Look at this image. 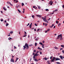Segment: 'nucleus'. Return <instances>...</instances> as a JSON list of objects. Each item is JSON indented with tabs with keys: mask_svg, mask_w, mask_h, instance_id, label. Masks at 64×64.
<instances>
[{
	"mask_svg": "<svg viewBox=\"0 0 64 64\" xmlns=\"http://www.w3.org/2000/svg\"><path fill=\"white\" fill-rule=\"evenodd\" d=\"M24 50H25L26 48L27 50H28V48H29V45L27 44L26 43L25 44V46H23Z\"/></svg>",
	"mask_w": 64,
	"mask_h": 64,
	"instance_id": "nucleus-1",
	"label": "nucleus"
},
{
	"mask_svg": "<svg viewBox=\"0 0 64 64\" xmlns=\"http://www.w3.org/2000/svg\"><path fill=\"white\" fill-rule=\"evenodd\" d=\"M62 34H60L56 38V39H59L60 38V40L62 41V40H63V38H62Z\"/></svg>",
	"mask_w": 64,
	"mask_h": 64,
	"instance_id": "nucleus-2",
	"label": "nucleus"
},
{
	"mask_svg": "<svg viewBox=\"0 0 64 64\" xmlns=\"http://www.w3.org/2000/svg\"><path fill=\"white\" fill-rule=\"evenodd\" d=\"M38 55H39V54H37V52H36V54H34V56L33 57V58H35V56H38Z\"/></svg>",
	"mask_w": 64,
	"mask_h": 64,
	"instance_id": "nucleus-3",
	"label": "nucleus"
},
{
	"mask_svg": "<svg viewBox=\"0 0 64 64\" xmlns=\"http://www.w3.org/2000/svg\"><path fill=\"white\" fill-rule=\"evenodd\" d=\"M54 58L55 59H56L55 60V61H57L58 60H60V58H55V57H54Z\"/></svg>",
	"mask_w": 64,
	"mask_h": 64,
	"instance_id": "nucleus-4",
	"label": "nucleus"
},
{
	"mask_svg": "<svg viewBox=\"0 0 64 64\" xmlns=\"http://www.w3.org/2000/svg\"><path fill=\"white\" fill-rule=\"evenodd\" d=\"M55 59V57H53V59L51 61H50V62H54V61H54Z\"/></svg>",
	"mask_w": 64,
	"mask_h": 64,
	"instance_id": "nucleus-5",
	"label": "nucleus"
},
{
	"mask_svg": "<svg viewBox=\"0 0 64 64\" xmlns=\"http://www.w3.org/2000/svg\"><path fill=\"white\" fill-rule=\"evenodd\" d=\"M33 58V60H34L36 62H38V60L36 59V58Z\"/></svg>",
	"mask_w": 64,
	"mask_h": 64,
	"instance_id": "nucleus-6",
	"label": "nucleus"
},
{
	"mask_svg": "<svg viewBox=\"0 0 64 64\" xmlns=\"http://www.w3.org/2000/svg\"><path fill=\"white\" fill-rule=\"evenodd\" d=\"M52 0H51L49 3V4H50V5H52L53 4V2H52Z\"/></svg>",
	"mask_w": 64,
	"mask_h": 64,
	"instance_id": "nucleus-7",
	"label": "nucleus"
},
{
	"mask_svg": "<svg viewBox=\"0 0 64 64\" xmlns=\"http://www.w3.org/2000/svg\"><path fill=\"white\" fill-rule=\"evenodd\" d=\"M10 62H14V60L13 59V58H12L10 60Z\"/></svg>",
	"mask_w": 64,
	"mask_h": 64,
	"instance_id": "nucleus-8",
	"label": "nucleus"
},
{
	"mask_svg": "<svg viewBox=\"0 0 64 64\" xmlns=\"http://www.w3.org/2000/svg\"><path fill=\"white\" fill-rule=\"evenodd\" d=\"M14 1L15 3H17L18 2V1L17 0H14Z\"/></svg>",
	"mask_w": 64,
	"mask_h": 64,
	"instance_id": "nucleus-9",
	"label": "nucleus"
},
{
	"mask_svg": "<svg viewBox=\"0 0 64 64\" xmlns=\"http://www.w3.org/2000/svg\"><path fill=\"white\" fill-rule=\"evenodd\" d=\"M43 59H45V60H48V58H47L45 57L44 58H43Z\"/></svg>",
	"mask_w": 64,
	"mask_h": 64,
	"instance_id": "nucleus-10",
	"label": "nucleus"
},
{
	"mask_svg": "<svg viewBox=\"0 0 64 64\" xmlns=\"http://www.w3.org/2000/svg\"><path fill=\"white\" fill-rule=\"evenodd\" d=\"M60 58L61 59L63 60V56H60Z\"/></svg>",
	"mask_w": 64,
	"mask_h": 64,
	"instance_id": "nucleus-11",
	"label": "nucleus"
},
{
	"mask_svg": "<svg viewBox=\"0 0 64 64\" xmlns=\"http://www.w3.org/2000/svg\"><path fill=\"white\" fill-rule=\"evenodd\" d=\"M38 17L40 18L41 17V16L40 15H36Z\"/></svg>",
	"mask_w": 64,
	"mask_h": 64,
	"instance_id": "nucleus-12",
	"label": "nucleus"
},
{
	"mask_svg": "<svg viewBox=\"0 0 64 64\" xmlns=\"http://www.w3.org/2000/svg\"><path fill=\"white\" fill-rule=\"evenodd\" d=\"M18 59H19V58H17L16 59V61H15V62H17V60H18Z\"/></svg>",
	"mask_w": 64,
	"mask_h": 64,
	"instance_id": "nucleus-13",
	"label": "nucleus"
},
{
	"mask_svg": "<svg viewBox=\"0 0 64 64\" xmlns=\"http://www.w3.org/2000/svg\"><path fill=\"white\" fill-rule=\"evenodd\" d=\"M58 10L56 9V10H54V12H58Z\"/></svg>",
	"mask_w": 64,
	"mask_h": 64,
	"instance_id": "nucleus-14",
	"label": "nucleus"
},
{
	"mask_svg": "<svg viewBox=\"0 0 64 64\" xmlns=\"http://www.w3.org/2000/svg\"><path fill=\"white\" fill-rule=\"evenodd\" d=\"M44 20V22H46V17H45Z\"/></svg>",
	"mask_w": 64,
	"mask_h": 64,
	"instance_id": "nucleus-15",
	"label": "nucleus"
},
{
	"mask_svg": "<svg viewBox=\"0 0 64 64\" xmlns=\"http://www.w3.org/2000/svg\"><path fill=\"white\" fill-rule=\"evenodd\" d=\"M3 9L4 10H5V11H6V10H7V9H6V8H5V7H3Z\"/></svg>",
	"mask_w": 64,
	"mask_h": 64,
	"instance_id": "nucleus-16",
	"label": "nucleus"
},
{
	"mask_svg": "<svg viewBox=\"0 0 64 64\" xmlns=\"http://www.w3.org/2000/svg\"><path fill=\"white\" fill-rule=\"evenodd\" d=\"M61 46L62 47V48H64V45H61Z\"/></svg>",
	"mask_w": 64,
	"mask_h": 64,
	"instance_id": "nucleus-17",
	"label": "nucleus"
},
{
	"mask_svg": "<svg viewBox=\"0 0 64 64\" xmlns=\"http://www.w3.org/2000/svg\"><path fill=\"white\" fill-rule=\"evenodd\" d=\"M54 48L56 49H58V48H57V47H54Z\"/></svg>",
	"mask_w": 64,
	"mask_h": 64,
	"instance_id": "nucleus-18",
	"label": "nucleus"
},
{
	"mask_svg": "<svg viewBox=\"0 0 64 64\" xmlns=\"http://www.w3.org/2000/svg\"><path fill=\"white\" fill-rule=\"evenodd\" d=\"M24 35H27V32H26L25 31L24 32Z\"/></svg>",
	"mask_w": 64,
	"mask_h": 64,
	"instance_id": "nucleus-19",
	"label": "nucleus"
},
{
	"mask_svg": "<svg viewBox=\"0 0 64 64\" xmlns=\"http://www.w3.org/2000/svg\"><path fill=\"white\" fill-rule=\"evenodd\" d=\"M39 44H40L41 45H42L43 44L41 42H40L39 43Z\"/></svg>",
	"mask_w": 64,
	"mask_h": 64,
	"instance_id": "nucleus-20",
	"label": "nucleus"
},
{
	"mask_svg": "<svg viewBox=\"0 0 64 64\" xmlns=\"http://www.w3.org/2000/svg\"><path fill=\"white\" fill-rule=\"evenodd\" d=\"M6 26L7 27V26H8L9 25V24H8V23H7L6 24Z\"/></svg>",
	"mask_w": 64,
	"mask_h": 64,
	"instance_id": "nucleus-21",
	"label": "nucleus"
},
{
	"mask_svg": "<svg viewBox=\"0 0 64 64\" xmlns=\"http://www.w3.org/2000/svg\"><path fill=\"white\" fill-rule=\"evenodd\" d=\"M37 43H35V44H34L35 46H37Z\"/></svg>",
	"mask_w": 64,
	"mask_h": 64,
	"instance_id": "nucleus-22",
	"label": "nucleus"
},
{
	"mask_svg": "<svg viewBox=\"0 0 64 64\" xmlns=\"http://www.w3.org/2000/svg\"><path fill=\"white\" fill-rule=\"evenodd\" d=\"M12 38H8V39L9 40H10V39H12Z\"/></svg>",
	"mask_w": 64,
	"mask_h": 64,
	"instance_id": "nucleus-23",
	"label": "nucleus"
},
{
	"mask_svg": "<svg viewBox=\"0 0 64 64\" xmlns=\"http://www.w3.org/2000/svg\"><path fill=\"white\" fill-rule=\"evenodd\" d=\"M38 9H40V8H41V7H40V6H38Z\"/></svg>",
	"mask_w": 64,
	"mask_h": 64,
	"instance_id": "nucleus-24",
	"label": "nucleus"
},
{
	"mask_svg": "<svg viewBox=\"0 0 64 64\" xmlns=\"http://www.w3.org/2000/svg\"><path fill=\"white\" fill-rule=\"evenodd\" d=\"M56 64H60V63L59 62H56Z\"/></svg>",
	"mask_w": 64,
	"mask_h": 64,
	"instance_id": "nucleus-25",
	"label": "nucleus"
},
{
	"mask_svg": "<svg viewBox=\"0 0 64 64\" xmlns=\"http://www.w3.org/2000/svg\"><path fill=\"white\" fill-rule=\"evenodd\" d=\"M26 36H27V35H24L23 36V37H26Z\"/></svg>",
	"mask_w": 64,
	"mask_h": 64,
	"instance_id": "nucleus-26",
	"label": "nucleus"
},
{
	"mask_svg": "<svg viewBox=\"0 0 64 64\" xmlns=\"http://www.w3.org/2000/svg\"><path fill=\"white\" fill-rule=\"evenodd\" d=\"M30 26V28H31V27H32V25H30V26Z\"/></svg>",
	"mask_w": 64,
	"mask_h": 64,
	"instance_id": "nucleus-27",
	"label": "nucleus"
},
{
	"mask_svg": "<svg viewBox=\"0 0 64 64\" xmlns=\"http://www.w3.org/2000/svg\"><path fill=\"white\" fill-rule=\"evenodd\" d=\"M46 11H49V10L48 9H46Z\"/></svg>",
	"mask_w": 64,
	"mask_h": 64,
	"instance_id": "nucleus-28",
	"label": "nucleus"
},
{
	"mask_svg": "<svg viewBox=\"0 0 64 64\" xmlns=\"http://www.w3.org/2000/svg\"><path fill=\"white\" fill-rule=\"evenodd\" d=\"M33 52H34L35 53V52H36V50H34Z\"/></svg>",
	"mask_w": 64,
	"mask_h": 64,
	"instance_id": "nucleus-29",
	"label": "nucleus"
},
{
	"mask_svg": "<svg viewBox=\"0 0 64 64\" xmlns=\"http://www.w3.org/2000/svg\"><path fill=\"white\" fill-rule=\"evenodd\" d=\"M56 24H58V22L57 20H56Z\"/></svg>",
	"mask_w": 64,
	"mask_h": 64,
	"instance_id": "nucleus-30",
	"label": "nucleus"
},
{
	"mask_svg": "<svg viewBox=\"0 0 64 64\" xmlns=\"http://www.w3.org/2000/svg\"><path fill=\"white\" fill-rule=\"evenodd\" d=\"M0 21H2V22L3 21H4V20H3V19H1L0 20Z\"/></svg>",
	"mask_w": 64,
	"mask_h": 64,
	"instance_id": "nucleus-31",
	"label": "nucleus"
},
{
	"mask_svg": "<svg viewBox=\"0 0 64 64\" xmlns=\"http://www.w3.org/2000/svg\"><path fill=\"white\" fill-rule=\"evenodd\" d=\"M50 30V29H48V30H46L47 31L49 32V30Z\"/></svg>",
	"mask_w": 64,
	"mask_h": 64,
	"instance_id": "nucleus-32",
	"label": "nucleus"
},
{
	"mask_svg": "<svg viewBox=\"0 0 64 64\" xmlns=\"http://www.w3.org/2000/svg\"><path fill=\"white\" fill-rule=\"evenodd\" d=\"M22 6H23L24 5V4L23 3H22Z\"/></svg>",
	"mask_w": 64,
	"mask_h": 64,
	"instance_id": "nucleus-33",
	"label": "nucleus"
},
{
	"mask_svg": "<svg viewBox=\"0 0 64 64\" xmlns=\"http://www.w3.org/2000/svg\"><path fill=\"white\" fill-rule=\"evenodd\" d=\"M32 17L33 18H34V15H32Z\"/></svg>",
	"mask_w": 64,
	"mask_h": 64,
	"instance_id": "nucleus-34",
	"label": "nucleus"
},
{
	"mask_svg": "<svg viewBox=\"0 0 64 64\" xmlns=\"http://www.w3.org/2000/svg\"><path fill=\"white\" fill-rule=\"evenodd\" d=\"M13 33V32L12 31H11L10 32V34H12V33Z\"/></svg>",
	"mask_w": 64,
	"mask_h": 64,
	"instance_id": "nucleus-35",
	"label": "nucleus"
},
{
	"mask_svg": "<svg viewBox=\"0 0 64 64\" xmlns=\"http://www.w3.org/2000/svg\"><path fill=\"white\" fill-rule=\"evenodd\" d=\"M17 48L15 46H14V49H17Z\"/></svg>",
	"mask_w": 64,
	"mask_h": 64,
	"instance_id": "nucleus-36",
	"label": "nucleus"
},
{
	"mask_svg": "<svg viewBox=\"0 0 64 64\" xmlns=\"http://www.w3.org/2000/svg\"><path fill=\"white\" fill-rule=\"evenodd\" d=\"M18 11L19 12V13H21V11H20L18 9Z\"/></svg>",
	"mask_w": 64,
	"mask_h": 64,
	"instance_id": "nucleus-37",
	"label": "nucleus"
},
{
	"mask_svg": "<svg viewBox=\"0 0 64 64\" xmlns=\"http://www.w3.org/2000/svg\"><path fill=\"white\" fill-rule=\"evenodd\" d=\"M47 25H48V24H45V26H47Z\"/></svg>",
	"mask_w": 64,
	"mask_h": 64,
	"instance_id": "nucleus-38",
	"label": "nucleus"
},
{
	"mask_svg": "<svg viewBox=\"0 0 64 64\" xmlns=\"http://www.w3.org/2000/svg\"><path fill=\"white\" fill-rule=\"evenodd\" d=\"M9 4L11 6H13V5H12V4H11V3L10 2Z\"/></svg>",
	"mask_w": 64,
	"mask_h": 64,
	"instance_id": "nucleus-39",
	"label": "nucleus"
},
{
	"mask_svg": "<svg viewBox=\"0 0 64 64\" xmlns=\"http://www.w3.org/2000/svg\"><path fill=\"white\" fill-rule=\"evenodd\" d=\"M40 55H41V54H42V52H40Z\"/></svg>",
	"mask_w": 64,
	"mask_h": 64,
	"instance_id": "nucleus-40",
	"label": "nucleus"
},
{
	"mask_svg": "<svg viewBox=\"0 0 64 64\" xmlns=\"http://www.w3.org/2000/svg\"><path fill=\"white\" fill-rule=\"evenodd\" d=\"M61 25V24H58V26H60V25Z\"/></svg>",
	"mask_w": 64,
	"mask_h": 64,
	"instance_id": "nucleus-41",
	"label": "nucleus"
},
{
	"mask_svg": "<svg viewBox=\"0 0 64 64\" xmlns=\"http://www.w3.org/2000/svg\"><path fill=\"white\" fill-rule=\"evenodd\" d=\"M10 2H7V3H8V4H10Z\"/></svg>",
	"mask_w": 64,
	"mask_h": 64,
	"instance_id": "nucleus-42",
	"label": "nucleus"
},
{
	"mask_svg": "<svg viewBox=\"0 0 64 64\" xmlns=\"http://www.w3.org/2000/svg\"><path fill=\"white\" fill-rule=\"evenodd\" d=\"M34 25L36 26H37V24H35Z\"/></svg>",
	"mask_w": 64,
	"mask_h": 64,
	"instance_id": "nucleus-43",
	"label": "nucleus"
},
{
	"mask_svg": "<svg viewBox=\"0 0 64 64\" xmlns=\"http://www.w3.org/2000/svg\"><path fill=\"white\" fill-rule=\"evenodd\" d=\"M30 25V24H29V23H28V24L26 26H28V25Z\"/></svg>",
	"mask_w": 64,
	"mask_h": 64,
	"instance_id": "nucleus-44",
	"label": "nucleus"
},
{
	"mask_svg": "<svg viewBox=\"0 0 64 64\" xmlns=\"http://www.w3.org/2000/svg\"><path fill=\"white\" fill-rule=\"evenodd\" d=\"M62 7L63 8H64V5H63Z\"/></svg>",
	"mask_w": 64,
	"mask_h": 64,
	"instance_id": "nucleus-45",
	"label": "nucleus"
},
{
	"mask_svg": "<svg viewBox=\"0 0 64 64\" xmlns=\"http://www.w3.org/2000/svg\"><path fill=\"white\" fill-rule=\"evenodd\" d=\"M52 57L51 56L50 58V59H52Z\"/></svg>",
	"mask_w": 64,
	"mask_h": 64,
	"instance_id": "nucleus-46",
	"label": "nucleus"
},
{
	"mask_svg": "<svg viewBox=\"0 0 64 64\" xmlns=\"http://www.w3.org/2000/svg\"><path fill=\"white\" fill-rule=\"evenodd\" d=\"M40 49V48L39 47L38 48V49Z\"/></svg>",
	"mask_w": 64,
	"mask_h": 64,
	"instance_id": "nucleus-47",
	"label": "nucleus"
},
{
	"mask_svg": "<svg viewBox=\"0 0 64 64\" xmlns=\"http://www.w3.org/2000/svg\"><path fill=\"white\" fill-rule=\"evenodd\" d=\"M44 42H45V41L44 40L42 41V43H44Z\"/></svg>",
	"mask_w": 64,
	"mask_h": 64,
	"instance_id": "nucleus-48",
	"label": "nucleus"
},
{
	"mask_svg": "<svg viewBox=\"0 0 64 64\" xmlns=\"http://www.w3.org/2000/svg\"><path fill=\"white\" fill-rule=\"evenodd\" d=\"M39 30H40V29H38L37 31H39Z\"/></svg>",
	"mask_w": 64,
	"mask_h": 64,
	"instance_id": "nucleus-49",
	"label": "nucleus"
},
{
	"mask_svg": "<svg viewBox=\"0 0 64 64\" xmlns=\"http://www.w3.org/2000/svg\"><path fill=\"white\" fill-rule=\"evenodd\" d=\"M50 18H49L48 19V21H49V20H50Z\"/></svg>",
	"mask_w": 64,
	"mask_h": 64,
	"instance_id": "nucleus-50",
	"label": "nucleus"
},
{
	"mask_svg": "<svg viewBox=\"0 0 64 64\" xmlns=\"http://www.w3.org/2000/svg\"><path fill=\"white\" fill-rule=\"evenodd\" d=\"M54 26V24H53L52 25V27H53V26Z\"/></svg>",
	"mask_w": 64,
	"mask_h": 64,
	"instance_id": "nucleus-51",
	"label": "nucleus"
},
{
	"mask_svg": "<svg viewBox=\"0 0 64 64\" xmlns=\"http://www.w3.org/2000/svg\"><path fill=\"white\" fill-rule=\"evenodd\" d=\"M42 46H44V44H42Z\"/></svg>",
	"mask_w": 64,
	"mask_h": 64,
	"instance_id": "nucleus-52",
	"label": "nucleus"
},
{
	"mask_svg": "<svg viewBox=\"0 0 64 64\" xmlns=\"http://www.w3.org/2000/svg\"><path fill=\"white\" fill-rule=\"evenodd\" d=\"M33 8H35V6H33Z\"/></svg>",
	"mask_w": 64,
	"mask_h": 64,
	"instance_id": "nucleus-53",
	"label": "nucleus"
},
{
	"mask_svg": "<svg viewBox=\"0 0 64 64\" xmlns=\"http://www.w3.org/2000/svg\"><path fill=\"white\" fill-rule=\"evenodd\" d=\"M48 62H49V63H50V61H48Z\"/></svg>",
	"mask_w": 64,
	"mask_h": 64,
	"instance_id": "nucleus-54",
	"label": "nucleus"
},
{
	"mask_svg": "<svg viewBox=\"0 0 64 64\" xmlns=\"http://www.w3.org/2000/svg\"><path fill=\"white\" fill-rule=\"evenodd\" d=\"M63 48H61L60 49V50H63Z\"/></svg>",
	"mask_w": 64,
	"mask_h": 64,
	"instance_id": "nucleus-55",
	"label": "nucleus"
},
{
	"mask_svg": "<svg viewBox=\"0 0 64 64\" xmlns=\"http://www.w3.org/2000/svg\"><path fill=\"white\" fill-rule=\"evenodd\" d=\"M11 51H12V52H13L14 51V50H13V49H12L11 50Z\"/></svg>",
	"mask_w": 64,
	"mask_h": 64,
	"instance_id": "nucleus-56",
	"label": "nucleus"
},
{
	"mask_svg": "<svg viewBox=\"0 0 64 64\" xmlns=\"http://www.w3.org/2000/svg\"><path fill=\"white\" fill-rule=\"evenodd\" d=\"M25 12V11H23L22 12L23 13H24V12Z\"/></svg>",
	"mask_w": 64,
	"mask_h": 64,
	"instance_id": "nucleus-57",
	"label": "nucleus"
},
{
	"mask_svg": "<svg viewBox=\"0 0 64 64\" xmlns=\"http://www.w3.org/2000/svg\"><path fill=\"white\" fill-rule=\"evenodd\" d=\"M37 9V7H36L35 8V9Z\"/></svg>",
	"mask_w": 64,
	"mask_h": 64,
	"instance_id": "nucleus-58",
	"label": "nucleus"
},
{
	"mask_svg": "<svg viewBox=\"0 0 64 64\" xmlns=\"http://www.w3.org/2000/svg\"><path fill=\"white\" fill-rule=\"evenodd\" d=\"M42 19H43V20H44V18L43 17H42Z\"/></svg>",
	"mask_w": 64,
	"mask_h": 64,
	"instance_id": "nucleus-59",
	"label": "nucleus"
},
{
	"mask_svg": "<svg viewBox=\"0 0 64 64\" xmlns=\"http://www.w3.org/2000/svg\"><path fill=\"white\" fill-rule=\"evenodd\" d=\"M36 53H37V54L38 53H39V52L38 51H37V52H36Z\"/></svg>",
	"mask_w": 64,
	"mask_h": 64,
	"instance_id": "nucleus-60",
	"label": "nucleus"
},
{
	"mask_svg": "<svg viewBox=\"0 0 64 64\" xmlns=\"http://www.w3.org/2000/svg\"><path fill=\"white\" fill-rule=\"evenodd\" d=\"M56 27V26H54L53 28H55Z\"/></svg>",
	"mask_w": 64,
	"mask_h": 64,
	"instance_id": "nucleus-61",
	"label": "nucleus"
},
{
	"mask_svg": "<svg viewBox=\"0 0 64 64\" xmlns=\"http://www.w3.org/2000/svg\"><path fill=\"white\" fill-rule=\"evenodd\" d=\"M50 26V28H52V26Z\"/></svg>",
	"mask_w": 64,
	"mask_h": 64,
	"instance_id": "nucleus-62",
	"label": "nucleus"
},
{
	"mask_svg": "<svg viewBox=\"0 0 64 64\" xmlns=\"http://www.w3.org/2000/svg\"><path fill=\"white\" fill-rule=\"evenodd\" d=\"M31 46V44H30L29 46H30V47Z\"/></svg>",
	"mask_w": 64,
	"mask_h": 64,
	"instance_id": "nucleus-63",
	"label": "nucleus"
},
{
	"mask_svg": "<svg viewBox=\"0 0 64 64\" xmlns=\"http://www.w3.org/2000/svg\"><path fill=\"white\" fill-rule=\"evenodd\" d=\"M4 22H5V23H6V20H5Z\"/></svg>",
	"mask_w": 64,
	"mask_h": 64,
	"instance_id": "nucleus-64",
	"label": "nucleus"
}]
</instances>
